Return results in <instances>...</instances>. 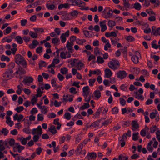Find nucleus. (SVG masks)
Segmentation results:
<instances>
[{
    "mask_svg": "<svg viewBox=\"0 0 160 160\" xmlns=\"http://www.w3.org/2000/svg\"><path fill=\"white\" fill-rule=\"evenodd\" d=\"M109 67L112 69L116 70L118 69L120 66L119 61L115 59H113L108 63Z\"/></svg>",
    "mask_w": 160,
    "mask_h": 160,
    "instance_id": "nucleus-1",
    "label": "nucleus"
},
{
    "mask_svg": "<svg viewBox=\"0 0 160 160\" xmlns=\"http://www.w3.org/2000/svg\"><path fill=\"white\" fill-rule=\"evenodd\" d=\"M117 75L118 78L122 79L127 76V73L124 70H120L117 73Z\"/></svg>",
    "mask_w": 160,
    "mask_h": 160,
    "instance_id": "nucleus-2",
    "label": "nucleus"
},
{
    "mask_svg": "<svg viewBox=\"0 0 160 160\" xmlns=\"http://www.w3.org/2000/svg\"><path fill=\"white\" fill-rule=\"evenodd\" d=\"M69 35V31L68 30L65 33L62 34L60 36V39L62 43H64L66 41V37H68Z\"/></svg>",
    "mask_w": 160,
    "mask_h": 160,
    "instance_id": "nucleus-3",
    "label": "nucleus"
},
{
    "mask_svg": "<svg viewBox=\"0 0 160 160\" xmlns=\"http://www.w3.org/2000/svg\"><path fill=\"white\" fill-rule=\"evenodd\" d=\"M152 33L154 36H157L158 35L160 36V28L156 29L155 26H152Z\"/></svg>",
    "mask_w": 160,
    "mask_h": 160,
    "instance_id": "nucleus-4",
    "label": "nucleus"
},
{
    "mask_svg": "<svg viewBox=\"0 0 160 160\" xmlns=\"http://www.w3.org/2000/svg\"><path fill=\"white\" fill-rule=\"evenodd\" d=\"M26 73V71L20 66H19L18 68V70L13 75H18L19 74L21 75L22 74H25Z\"/></svg>",
    "mask_w": 160,
    "mask_h": 160,
    "instance_id": "nucleus-5",
    "label": "nucleus"
},
{
    "mask_svg": "<svg viewBox=\"0 0 160 160\" xmlns=\"http://www.w3.org/2000/svg\"><path fill=\"white\" fill-rule=\"evenodd\" d=\"M67 2L69 3L70 6L72 5L79 7V0H68Z\"/></svg>",
    "mask_w": 160,
    "mask_h": 160,
    "instance_id": "nucleus-6",
    "label": "nucleus"
},
{
    "mask_svg": "<svg viewBox=\"0 0 160 160\" xmlns=\"http://www.w3.org/2000/svg\"><path fill=\"white\" fill-rule=\"evenodd\" d=\"M13 71L12 69H8L5 72V73L4 74V75L5 74L7 76V77L8 78H12L13 77V76L12 75V74L13 73ZM3 77H5V75H4Z\"/></svg>",
    "mask_w": 160,
    "mask_h": 160,
    "instance_id": "nucleus-7",
    "label": "nucleus"
},
{
    "mask_svg": "<svg viewBox=\"0 0 160 160\" xmlns=\"http://www.w3.org/2000/svg\"><path fill=\"white\" fill-rule=\"evenodd\" d=\"M108 8H106L104 9L103 11V12L104 14H107V15L105 16V18H111L112 14V13H111L110 12V11L112 12V10L111 9H109L107 13L106 12V11L108 10Z\"/></svg>",
    "mask_w": 160,
    "mask_h": 160,
    "instance_id": "nucleus-8",
    "label": "nucleus"
},
{
    "mask_svg": "<svg viewBox=\"0 0 160 160\" xmlns=\"http://www.w3.org/2000/svg\"><path fill=\"white\" fill-rule=\"evenodd\" d=\"M33 81V79L32 77H29L24 78L22 82L25 84L28 83L29 84L32 82Z\"/></svg>",
    "mask_w": 160,
    "mask_h": 160,
    "instance_id": "nucleus-9",
    "label": "nucleus"
},
{
    "mask_svg": "<svg viewBox=\"0 0 160 160\" xmlns=\"http://www.w3.org/2000/svg\"><path fill=\"white\" fill-rule=\"evenodd\" d=\"M23 117V116L22 114H19L18 117V113H16L13 117L14 120L15 121L17 120L18 122L21 121Z\"/></svg>",
    "mask_w": 160,
    "mask_h": 160,
    "instance_id": "nucleus-10",
    "label": "nucleus"
},
{
    "mask_svg": "<svg viewBox=\"0 0 160 160\" xmlns=\"http://www.w3.org/2000/svg\"><path fill=\"white\" fill-rule=\"evenodd\" d=\"M83 96H86L87 97L89 94V87L88 86L84 87L83 88Z\"/></svg>",
    "mask_w": 160,
    "mask_h": 160,
    "instance_id": "nucleus-11",
    "label": "nucleus"
},
{
    "mask_svg": "<svg viewBox=\"0 0 160 160\" xmlns=\"http://www.w3.org/2000/svg\"><path fill=\"white\" fill-rule=\"evenodd\" d=\"M69 3H65L63 4H61L58 6V8L60 10L62 8H70Z\"/></svg>",
    "mask_w": 160,
    "mask_h": 160,
    "instance_id": "nucleus-12",
    "label": "nucleus"
},
{
    "mask_svg": "<svg viewBox=\"0 0 160 160\" xmlns=\"http://www.w3.org/2000/svg\"><path fill=\"white\" fill-rule=\"evenodd\" d=\"M105 73L106 77L108 78L111 77L112 74L111 71L108 68H107L105 69Z\"/></svg>",
    "mask_w": 160,
    "mask_h": 160,
    "instance_id": "nucleus-13",
    "label": "nucleus"
},
{
    "mask_svg": "<svg viewBox=\"0 0 160 160\" xmlns=\"http://www.w3.org/2000/svg\"><path fill=\"white\" fill-rule=\"evenodd\" d=\"M24 59V58L19 54H17L15 56V62L16 63Z\"/></svg>",
    "mask_w": 160,
    "mask_h": 160,
    "instance_id": "nucleus-14",
    "label": "nucleus"
},
{
    "mask_svg": "<svg viewBox=\"0 0 160 160\" xmlns=\"http://www.w3.org/2000/svg\"><path fill=\"white\" fill-rule=\"evenodd\" d=\"M141 5L138 2H136L134 4L133 6H132V7H130V8H134L137 10H139L141 9Z\"/></svg>",
    "mask_w": 160,
    "mask_h": 160,
    "instance_id": "nucleus-15",
    "label": "nucleus"
},
{
    "mask_svg": "<svg viewBox=\"0 0 160 160\" xmlns=\"http://www.w3.org/2000/svg\"><path fill=\"white\" fill-rule=\"evenodd\" d=\"M105 21H101L100 22V25L101 28V31L102 32H104L107 29V27L106 25L102 24V23H105Z\"/></svg>",
    "mask_w": 160,
    "mask_h": 160,
    "instance_id": "nucleus-16",
    "label": "nucleus"
},
{
    "mask_svg": "<svg viewBox=\"0 0 160 160\" xmlns=\"http://www.w3.org/2000/svg\"><path fill=\"white\" fill-rule=\"evenodd\" d=\"M73 97L74 96L73 95H69L68 99L67 98H65V95H64L63 96V100L66 102L67 101L71 102L73 101Z\"/></svg>",
    "mask_w": 160,
    "mask_h": 160,
    "instance_id": "nucleus-17",
    "label": "nucleus"
},
{
    "mask_svg": "<svg viewBox=\"0 0 160 160\" xmlns=\"http://www.w3.org/2000/svg\"><path fill=\"white\" fill-rule=\"evenodd\" d=\"M6 123L8 124L10 127L12 126L13 125V122L11 120L10 117V116H6Z\"/></svg>",
    "mask_w": 160,
    "mask_h": 160,
    "instance_id": "nucleus-18",
    "label": "nucleus"
},
{
    "mask_svg": "<svg viewBox=\"0 0 160 160\" xmlns=\"http://www.w3.org/2000/svg\"><path fill=\"white\" fill-rule=\"evenodd\" d=\"M87 157L89 158L94 159L97 157V154L96 153L94 152L89 153L87 155Z\"/></svg>",
    "mask_w": 160,
    "mask_h": 160,
    "instance_id": "nucleus-19",
    "label": "nucleus"
},
{
    "mask_svg": "<svg viewBox=\"0 0 160 160\" xmlns=\"http://www.w3.org/2000/svg\"><path fill=\"white\" fill-rule=\"evenodd\" d=\"M70 44L69 43V42L68 41L66 45V47L68 51H69V52H70V53H72L73 52L74 50L73 49L72 47L70 46L69 45Z\"/></svg>",
    "mask_w": 160,
    "mask_h": 160,
    "instance_id": "nucleus-20",
    "label": "nucleus"
},
{
    "mask_svg": "<svg viewBox=\"0 0 160 160\" xmlns=\"http://www.w3.org/2000/svg\"><path fill=\"white\" fill-rule=\"evenodd\" d=\"M102 110V108H99L97 110L96 112L94 114V116L93 117V118H98V116H99V115H100Z\"/></svg>",
    "mask_w": 160,
    "mask_h": 160,
    "instance_id": "nucleus-21",
    "label": "nucleus"
},
{
    "mask_svg": "<svg viewBox=\"0 0 160 160\" xmlns=\"http://www.w3.org/2000/svg\"><path fill=\"white\" fill-rule=\"evenodd\" d=\"M82 143H81L78 145V147H77V149L76 150L75 152L79 154L82 151Z\"/></svg>",
    "mask_w": 160,
    "mask_h": 160,
    "instance_id": "nucleus-22",
    "label": "nucleus"
},
{
    "mask_svg": "<svg viewBox=\"0 0 160 160\" xmlns=\"http://www.w3.org/2000/svg\"><path fill=\"white\" fill-rule=\"evenodd\" d=\"M132 126L133 128L135 129L138 128L139 127L138 122L135 120L132 121Z\"/></svg>",
    "mask_w": 160,
    "mask_h": 160,
    "instance_id": "nucleus-23",
    "label": "nucleus"
},
{
    "mask_svg": "<svg viewBox=\"0 0 160 160\" xmlns=\"http://www.w3.org/2000/svg\"><path fill=\"white\" fill-rule=\"evenodd\" d=\"M29 35L31 37L33 38H36L38 37V34L35 31L33 32L30 31L29 32Z\"/></svg>",
    "mask_w": 160,
    "mask_h": 160,
    "instance_id": "nucleus-24",
    "label": "nucleus"
},
{
    "mask_svg": "<svg viewBox=\"0 0 160 160\" xmlns=\"http://www.w3.org/2000/svg\"><path fill=\"white\" fill-rule=\"evenodd\" d=\"M94 96L97 98L99 99L100 98L101 96V93L99 90H96L94 91L93 93Z\"/></svg>",
    "mask_w": 160,
    "mask_h": 160,
    "instance_id": "nucleus-25",
    "label": "nucleus"
},
{
    "mask_svg": "<svg viewBox=\"0 0 160 160\" xmlns=\"http://www.w3.org/2000/svg\"><path fill=\"white\" fill-rule=\"evenodd\" d=\"M131 59L134 63L137 64L139 62L138 57L136 55H134L132 56Z\"/></svg>",
    "mask_w": 160,
    "mask_h": 160,
    "instance_id": "nucleus-26",
    "label": "nucleus"
},
{
    "mask_svg": "<svg viewBox=\"0 0 160 160\" xmlns=\"http://www.w3.org/2000/svg\"><path fill=\"white\" fill-rule=\"evenodd\" d=\"M49 131L53 134H55L57 132V131L54 125L51 126L50 128H49Z\"/></svg>",
    "mask_w": 160,
    "mask_h": 160,
    "instance_id": "nucleus-27",
    "label": "nucleus"
},
{
    "mask_svg": "<svg viewBox=\"0 0 160 160\" xmlns=\"http://www.w3.org/2000/svg\"><path fill=\"white\" fill-rule=\"evenodd\" d=\"M15 40L19 44H22L23 42L22 38L21 36H16Z\"/></svg>",
    "mask_w": 160,
    "mask_h": 160,
    "instance_id": "nucleus-28",
    "label": "nucleus"
},
{
    "mask_svg": "<svg viewBox=\"0 0 160 160\" xmlns=\"http://www.w3.org/2000/svg\"><path fill=\"white\" fill-rule=\"evenodd\" d=\"M100 121V120L96 121L92 123L91 126H92V127L93 128H95L96 127H99Z\"/></svg>",
    "mask_w": 160,
    "mask_h": 160,
    "instance_id": "nucleus-29",
    "label": "nucleus"
},
{
    "mask_svg": "<svg viewBox=\"0 0 160 160\" xmlns=\"http://www.w3.org/2000/svg\"><path fill=\"white\" fill-rule=\"evenodd\" d=\"M86 42V40L84 39L81 40L79 38H78L76 41V43L77 44L79 45H82L83 43Z\"/></svg>",
    "mask_w": 160,
    "mask_h": 160,
    "instance_id": "nucleus-30",
    "label": "nucleus"
},
{
    "mask_svg": "<svg viewBox=\"0 0 160 160\" xmlns=\"http://www.w3.org/2000/svg\"><path fill=\"white\" fill-rule=\"evenodd\" d=\"M108 26L112 28L116 25L115 22L112 20H109L108 23Z\"/></svg>",
    "mask_w": 160,
    "mask_h": 160,
    "instance_id": "nucleus-31",
    "label": "nucleus"
},
{
    "mask_svg": "<svg viewBox=\"0 0 160 160\" xmlns=\"http://www.w3.org/2000/svg\"><path fill=\"white\" fill-rule=\"evenodd\" d=\"M1 60L2 61H6L7 62L10 61V58L4 55H2L1 57Z\"/></svg>",
    "mask_w": 160,
    "mask_h": 160,
    "instance_id": "nucleus-32",
    "label": "nucleus"
},
{
    "mask_svg": "<svg viewBox=\"0 0 160 160\" xmlns=\"http://www.w3.org/2000/svg\"><path fill=\"white\" fill-rule=\"evenodd\" d=\"M48 3V2L46 4V7H47V8L49 10H53L54 9V8H55V5L53 4L49 5V4Z\"/></svg>",
    "mask_w": 160,
    "mask_h": 160,
    "instance_id": "nucleus-33",
    "label": "nucleus"
},
{
    "mask_svg": "<svg viewBox=\"0 0 160 160\" xmlns=\"http://www.w3.org/2000/svg\"><path fill=\"white\" fill-rule=\"evenodd\" d=\"M125 39L129 42H133L135 41L134 38L131 36H129L128 37H126Z\"/></svg>",
    "mask_w": 160,
    "mask_h": 160,
    "instance_id": "nucleus-34",
    "label": "nucleus"
},
{
    "mask_svg": "<svg viewBox=\"0 0 160 160\" xmlns=\"http://www.w3.org/2000/svg\"><path fill=\"white\" fill-rule=\"evenodd\" d=\"M64 116V118L68 120L70 119L71 118V114L69 112L65 113Z\"/></svg>",
    "mask_w": 160,
    "mask_h": 160,
    "instance_id": "nucleus-35",
    "label": "nucleus"
},
{
    "mask_svg": "<svg viewBox=\"0 0 160 160\" xmlns=\"http://www.w3.org/2000/svg\"><path fill=\"white\" fill-rule=\"evenodd\" d=\"M78 11L76 10H74L70 13L71 16L73 17H77L78 14Z\"/></svg>",
    "mask_w": 160,
    "mask_h": 160,
    "instance_id": "nucleus-36",
    "label": "nucleus"
},
{
    "mask_svg": "<svg viewBox=\"0 0 160 160\" xmlns=\"http://www.w3.org/2000/svg\"><path fill=\"white\" fill-rule=\"evenodd\" d=\"M68 69L66 67L61 68L60 69V72L63 74H65L67 73Z\"/></svg>",
    "mask_w": 160,
    "mask_h": 160,
    "instance_id": "nucleus-37",
    "label": "nucleus"
},
{
    "mask_svg": "<svg viewBox=\"0 0 160 160\" xmlns=\"http://www.w3.org/2000/svg\"><path fill=\"white\" fill-rule=\"evenodd\" d=\"M16 149H17L18 152L20 153L24 149V147L21 146L20 145H18V146H16Z\"/></svg>",
    "mask_w": 160,
    "mask_h": 160,
    "instance_id": "nucleus-38",
    "label": "nucleus"
},
{
    "mask_svg": "<svg viewBox=\"0 0 160 160\" xmlns=\"http://www.w3.org/2000/svg\"><path fill=\"white\" fill-rule=\"evenodd\" d=\"M129 0H123V5L125 7L130 8V4L129 3Z\"/></svg>",
    "mask_w": 160,
    "mask_h": 160,
    "instance_id": "nucleus-39",
    "label": "nucleus"
},
{
    "mask_svg": "<svg viewBox=\"0 0 160 160\" xmlns=\"http://www.w3.org/2000/svg\"><path fill=\"white\" fill-rule=\"evenodd\" d=\"M97 61L98 63L102 64L104 62V61L101 57L98 56L97 57Z\"/></svg>",
    "mask_w": 160,
    "mask_h": 160,
    "instance_id": "nucleus-40",
    "label": "nucleus"
},
{
    "mask_svg": "<svg viewBox=\"0 0 160 160\" xmlns=\"http://www.w3.org/2000/svg\"><path fill=\"white\" fill-rule=\"evenodd\" d=\"M19 139L22 144L24 145L26 144L27 141L26 139L25 138H24L23 137H22L21 138H20Z\"/></svg>",
    "mask_w": 160,
    "mask_h": 160,
    "instance_id": "nucleus-41",
    "label": "nucleus"
},
{
    "mask_svg": "<svg viewBox=\"0 0 160 160\" xmlns=\"http://www.w3.org/2000/svg\"><path fill=\"white\" fill-rule=\"evenodd\" d=\"M24 107L22 106L17 107L15 109V110L18 113H20L24 110Z\"/></svg>",
    "mask_w": 160,
    "mask_h": 160,
    "instance_id": "nucleus-42",
    "label": "nucleus"
},
{
    "mask_svg": "<svg viewBox=\"0 0 160 160\" xmlns=\"http://www.w3.org/2000/svg\"><path fill=\"white\" fill-rule=\"evenodd\" d=\"M139 134L138 132L133 133L132 135V140L134 141L137 140L138 139V135Z\"/></svg>",
    "mask_w": 160,
    "mask_h": 160,
    "instance_id": "nucleus-43",
    "label": "nucleus"
},
{
    "mask_svg": "<svg viewBox=\"0 0 160 160\" xmlns=\"http://www.w3.org/2000/svg\"><path fill=\"white\" fill-rule=\"evenodd\" d=\"M51 83L52 87H55L57 89L59 88V87L57 85L56 81L54 79H52V80H51Z\"/></svg>",
    "mask_w": 160,
    "mask_h": 160,
    "instance_id": "nucleus-44",
    "label": "nucleus"
},
{
    "mask_svg": "<svg viewBox=\"0 0 160 160\" xmlns=\"http://www.w3.org/2000/svg\"><path fill=\"white\" fill-rule=\"evenodd\" d=\"M37 135L41 136L42 133V129L40 126H39L37 127Z\"/></svg>",
    "mask_w": 160,
    "mask_h": 160,
    "instance_id": "nucleus-45",
    "label": "nucleus"
},
{
    "mask_svg": "<svg viewBox=\"0 0 160 160\" xmlns=\"http://www.w3.org/2000/svg\"><path fill=\"white\" fill-rule=\"evenodd\" d=\"M34 30L35 31L37 34L39 32L43 33L44 32V29L43 28H34Z\"/></svg>",
    "mask_w": 160,
    "mask_h": 160,
    "instance_id": "nucleus-46",
    "label": "nucleus"
},
{
    "mask_svg": "<svg viewBox=\"0 0 160 160\" xmlns=\"http://www.w3.org/2000/svg\"><path fill=\"white\" fill-rule=\"evenodd\" d=\"M9 144L11 146H13L15 143V140L13 138H11L10 140L8 139Z\"/></svg>",
    "mask_w": 160,
    "mask_h": 160,
    "instance_id": "nucleus-47",
    "label": "nucleus"
},
{
    "mask_svg": "<svg viewBox=\"0 0 160 160\" xmlns=\"http://www.w3.org/2000/svg\"><path fill=\"white\" fill-rule=\"evenodd\" d=\"M112 114H117L118 112V109L117 107H115L112 110Z\"/></svg>",
    "mask_w": 160,
    "mask_h": 160,
    "instance_id": "nucleus-48",
    "label": "nucleus"
},
{
    "mask_svg": "<svg viewBox=\"0 0 160 160\" xmlns=\"http://www.w3.org/2000/svg\"><path fill=\"white\" fill-rule=\"evenodd\" d=\"M59 42V39L57 38H53L52 39V43L54 45L57 44Z\"/></svg>",
    "mask_w": 160,
    "mask_h": 160,
    "instance_id": "nucleus-49",
    "label": "nucleus"
},
{
    "mask_svg": "<svg viewBox=\"0 0 160 160\" xmlns=\"http://www.w3.org/2000/svg\"><path fill=\"white\" fill-rule=\"evenodd\" d=\"M59 118H56L54 120L53 122V124L55 125H57L58 126H60L61 127V124L59 122Z\"/></svg>",
    "mask_w": 160,
    "mask_h": 160,
    "instance_id": "nucleus-50",
    "label": "nucleus"
},
{
    "mask_svg": "<svg viewBox=\"0 0 160 160\" xmlns=\"http://www.w3.org/2000/svg\"><path fill=\"white\" fill-rule=\"evenodd\" d=\"M5 147L3 146V140H0V151H3L5 149Z\"/></svg>",
    "mask_w": 160,
    "mask_h": 160,
    "instance_id": "nucleus-51",
    "label": "nucleus"
},
{
    "mask_svg": "<svg viewBox=\"0 0 160 160\" xmlns=\"http://www.w3.org/2000/svg\"><path fill=\"white\" fill-rule=\"evenodd\" d=\"M15 63L13 62H11L9 63L7 66L9 69H12L15 67Z\"/></svg>",
    "mask_w": 160,
    "mask_h": 160,
    "instance_id": "nucleus-52",
    "label": "nucleus"
},
{
    "mask_svg": "<svg viewBox=\"0 0 160 160\" xmlns=\"http://www.w3.org/2000/svg\"><path fill=\"white\" fill-rule=\"evenodd\" d=\"M77 66L78 69L80 70L84 66V64L81 62H79L77 64Z\"/></svg>",
    "mask_w": 160,
    "mask_h": 160,
    "instance_id": "nucleus-53",
    "label": "nucleus"
},
{
    "mask_svg": "<svg viewBox=\"0 0 160 160\" xmlns=\"http://www.w3.org/2000/svg\"><path fill=\"white\" fill-rule=\"evenodd\" d=\"M69 91L71 93H73L74 94H76L77 92L76 88L74 87L71 88L69 89Z\"/></svg>",
    "mask_w": 160,
    "mask_h": 160,
    "instance_id": "nucleus-54",
    "label": "nucleus"
},
{
    "mask_svg": "<svg viewBox=\"0 0 160 160\" xmlns=\"http://www.w3.org/2000/svg\"><path fill=\"white\" fill-rule=\"evenodd\" d=\"M2 133L4 134V135L6 136L8 133L9 131L6 128H3L1 131Z\"/></svg>",
    "mask_w": 160,
    "mask_h": 160,
    "instance_id": "nucleus-55",
    "label": "nucleus"
},
{
    "mask_svg": "<svg viewBox=\"0 0 160 160\" xmlns=\"http://www.w3.org/2000/svg\"><path fill=\"white\" fill-rule=\"evenodd\" d=\"M156 42V40H154L152 43V48L155 49H157L158 47L159 46L158 45H157L156 44L153 43L154 42Z\"/></svg>",
    "mask_w": 160,
    "mask_h": 160,
    "instance_id": "nucleus-56",
    "label": "nucleus"
},
{
    "mask_svg": "<svg viewBox=\"0 0 160 160\" xmlns=\"http://www.w3.org/2000/svg\"><path fill=\"white\" fill-rule=\"evenodd\" d=\"M157 126L156 125L152 126L150 128V132L151 133H153L156 130Z\"/></svg>",
    "mask_w": 160,
    "mask_h": 160,
    "instance_id": "nucleus-57",
    "label": "nucleus"
},
{
    "mask_svg": "<svg viewBox=\"0 0 160 160\" xmlns=\"http://www.w3.org/2000/svg\"><path fill=\"white\" fill-rule=\"evenodd\" d=\"M39 67H45L46 66L47 64L46 63L43 61L41 60L40 61V63L39 64Z\"/></svg>",
    "mask_w": 160,
    "mask_h": 160,
    "instance_id": "nucleus-58",
    "label": "nucleus"
},
{
    "mask_svg": "<svg viewBox=\"0 0 160 160\" xmlns=\"http://www.w3.org/2000/svg\"><path fill=\"white\" fill-rule=\"evenodd\" d=\"M44 119L43 116L42 114H39L38 115L37 120L38 121H42Z\"/></svg>",
    "mask_w": 160,
    "mask_h": 160,
    "instance_id": "nucleus-59",
    "label": "nucleus"
},
{
    "mask_svg": "<svg viewBox=\"0 0 160 160\" xmlns=\"http://www.w3.org/2000/svg\"><path fill=\"white\" fill-rule=\"evenodd\" d=\"M36 51L37 53H40L42 52V47H39L36 49Z\"/></svg>",
    "mask_w": 160,
    "mask_h": 160,
    "instance_id": "nucleus-60",
    "label": "nucleus"
},
{
    "mask_svg": "<svg viewBox=\"0 0 160 160\" xmlns=\"http://www.w3.org/2000/svg\"><path fill=\"white\" fill-rule=\"evenodd\" d=\"M146 133V130L145 129H143L140 132V135L142 137L145 136Z\"/></svg>",
    "mask_w": 160,
    "mask_h": 160,
    "instance_id": "nucleus-61",
    "label": "nucleus"
},
{
    "mask_svg": "<svg viewBox=\"0 0 160 160\" xmlns=\"http://www.w3.org/2000/svg\"><path fill=\"white\" fill-rule=\"evenodd\" d=\"M111 47V45L109 43V42H108L105 45L104 47V49L105 50H108V48H110Z\"/></svg>",
    "mask_w": 160,
    "mask_h": 160,
    "instance_id": "nucleus-62",
    "label": "nucleus"
},
{
    "mask_svg": "<svg viewBox=\"0 0 160 160\" xmlns=\"http://www.w3.org/2000/svg\"><path fill=\"white\" fill-rule=\"evenodd\" d=\"M120 103L122 106H124L126 103V102L125 100L124 99L122 98H120Z\"/></svg>",
    "mask_w": 160,
    "mask_h": 160,
    "instance_id": "nucleus-63",
    "label": "nucleus"
},
{
    "mask_svg": "<svg viewBox=\"0 0 160 160\" xmlns=\"http://www.w3.org/2000/svg\"><path fill=\"white\" fill-rule=\"evenodd\" d=\"M84 34L86 38H88L89 37V32L88 31L84 30L83 31Z\"/></svg>",
    "mask_w": 160,
    "mask_h": 160,
    "instance_id": "nucleus-64",
    "label": "nucleus"
}]
</instances>
